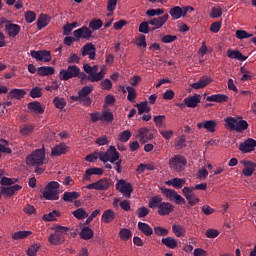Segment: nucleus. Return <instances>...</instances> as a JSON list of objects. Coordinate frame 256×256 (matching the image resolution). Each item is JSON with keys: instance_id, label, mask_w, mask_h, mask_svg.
<instances>
[{"instance_id": "f257e3e1", "label": "nucleus", "mask_w": 256, "mask_h": 256, "mask_svg": "<svg viewBox=\"0 0 256 256\" xmlns=\"http://www.w3.org/2000/svg\"><path fill=\"white\" fill-rule=\"evenodd\" d=\"M148 207L150 209H158V215L165 217L171 215L175 211V206L169 202H163L161 195L153 196L149 199Z\"/></svg>"}, {"instance_id": "f03ea898", "label": "nucleus", "mask_w": 256, "mask_h": 256, "mask_svg": "<svg viewBox=\"0 0 256 256\" xmlns=\"http://www.w3.org/2000/svg\"><path fill=\"white\" fill-rule=\"evenodd\" d=\"M73 35L74 37L66 36L64 38V45L71 47L73 42L81 41V39H86V41H89V39L93 37V31H91V29H89L87 26H82L81 28L74 30Z\"/></svg>"}, {"instance_id": "7ed1b4c3", "label": "nucleus", "mask_w": 256, "mask_h": 256, "mask_svg": "<svg viewBox=\"0 0 256 256\" xmlns=\"http://www.w3.org/2000/svg\"><path fill=\"white\" fill-rule=\"evenodd\" d=\"M69 233V227L67 226H56L54 232H52L48 237V242L50 245H63L65 243V235Z\"/></svg>"}, {"instance_id": "20e7f679", "label": "nucleus", "mask_w": 256, "mask_h": 256, "mask_svg": "<svg viewBox=\"0 0 256 256\" xmlns=\"http://www.w3.org/2000/svg\"><path fill=\"white\" fill-rule=\"evenodd\" d=\"M60 187L61 184L57 181L49 182L42 193L44 199H46V201H58L59 193H61Z\"/></svg>"}, {"instance_id": "39448f33", "label": "nucleus", "mask_w": 256, "mask_h": 256, "mask_svg": "<svg viewBox=\"0 0 256 256\" xmlns=\"http://www.w3.org/2000/svg\"><path fill=\"white\" fill-rule=\"evenodd\" d=\"M185 165H187V159H185V156L177 154L169 159V166L178 173L183 171Z\"/></svg>"}, {"instance_id": "423d86ee", "label": "nucleus", "mask_w": 256, "mask_h": 256, "mask_svg": "<svg viewBox=\"0 0 256 256\" xmlns=\"http://www.w3.org/2000/svg\"><path fill=\"white\" fill-rule=\"evenodd\" d=\"M119 160V152L115 148V146H109L106 152H101L100 161L103 163H115V161Z\"/></svg>"}, {"instance_id": "0eeeda50", "label": "nucleus", "mask_w": 256, "mask_h": 256, "mask_svg": "<svg viewBox=\"0 0 256 256\" xmlns=\"http://www.w3.org/2000/svg\"><path fill=\"white\" fill-rule=\"evenodd\" d=\"M45 161V152L41 149H37L32 154H30L27 159V165H43Z\"/></svg>"}, {"instance_id": "6e6552de", "label": "nucleus", "mask_w": 256, "mask_h": 256, "mask_svg": "<svg viewBox=\"0 0 256 256\" xmlns=\"http://www.w3.org/2000/svg\"><path fill=\"white\" fill-rule=\"evenodd\" d=\"M80 69L77 65L68 66V68L62 69L60 71V79L61 81H69V79H73V77H79Z\"/></svg>"}, {"instance_id": "1a4fd4ad", "label": "nucleus", "mask_w": 256, "mask_h": 256, "mask_svg": "<svg viewBox=\"0 0 256 256\" xmlns=\"http://www.w3.org/2000/svg\"><path fill=\"white\" fill-rule=\"evenodd\" d=\"M91 93H93V86H84L80 91H78V95L81 98V105L91 107V103H93V100L89 97Z\"/></svg>"}, {"instance_id": "9d476101", "label": "nucleus", "mask_w": 256, "mask_h": 256, "mask_svg": "<svg viewBox=\"0 0 256 256\" xmlns=\"http://www.w3.org/2000/svg\"><path fill=\"white\" fill-rule=\"evenodd\" d=\"M83 69L85 73H87V81H90V83H97L102 81L105 77V73L103 71L98 72V74H93V68L89 64H84Z\"/></svg>"}, {"instance_id": "9b49d317", "label": "nucleus", "mask_w": 256, "mask_h": 256, "mask_svg": "<svg viewBox=\"0 0 256 256\" xmlns=\"http://www.w3.org/2000/svg\"><path fill=\"white\" fill-rule=\"evenodd\" d=\"M111 187V180L109 178H101L100 180L88 184L86 189H95L96 191H107Z\"/></svg>"}, {"instance_id": "f8f14e48", "label": "nucleus", "mask_w": 256, "mask_h": 256, "mask_svg": "<svg viewBox=\"0 0 256 256\" xmlns=\"http://www.w3.org/2000/svg\"><path fill=\"white\" fill-rule=\"evenodd\" d=\"M116 189L124 195L127 199L131 198V194L133 193V185L125 180H120L116 184Z\"/></svg>"}, {"instance_id": "ddd939ff", "label": "nucleus", "mask_w": 256, "mask_h": 256, "mask_svg": "<svg viewBox=\"0 0 256 256\" xmlns=\"http://www.w3.org/2000/svg\"><path fill=\"white\" fill-rule=\"evenodd\" d=\"M30 55L33 59H36V61H44L45 63L51 61V52L47 50H31Z\"/></svg>"}, {"instance_id": "4468645a", "label": "nucleus", "mask_w": 256, "mask_h": 256, "mask_svg": "<svg viewBox=\"0 0 256 256\" xmlns=\"http://www.w3.org/2000/svg\"><path fill=\"white\" fill-rule=\"evenodd\" d=\"M81 55L82 57H87V55H89V59H91V61H95V57L97 55V49L95 48L93 43H87L82 47Z\"/></svg>"}, {"instance_id": "2eb2a0df", "label": "nucleus", "mask_w": 256, "mask_h": 256, "mask_svg": "<svg viewBox=\"0 0 256 256\" xmlns=\"http://www.w3.org/2000/svg\"><path fill=\"white\" fill-rule=\"evenodd\" d=\"M197 129H206L208 133H215L217 129V121L215 120H206L203 122H199L197 124Z\"/></svg>"}, {"instance_id": "dca6fc26", "label": "nucleus", "mask_w": 256, "mask_h": 256, "mask_svg": "<svg viewBox=\"0 0 256 256\" xmlns=\"http://www.w3.org/2000/svg\"><path fill=\"white\" fill-rule=\"evenodd\" d=\"M256 140L255 139H247L243 143L239 145V149L242 153H251V151H255Z\"/></svg>"}, {"instance_id": "f3484780", "label": "nucleus", "mask_w": 256, "mask_h": 256, "mask_svg": "<svg viewBox=\"0 0 256 256\" xmlns=\"http://www.w3.org/2000/svg\"><path fill=\"white\" fill-rule=\"evenodd\" d=\"M148 21L150 25L155 27V29H161V27H163V25H165L167 21H169V14H165L157 18H151Z\"/></svg>"}, {"instance_id": "a211bd4d", "label": "nucleus", "mask_w": 256, "mask_h": 256, "mask_svg": "<svg viewBox=\"0 0 256 256\" xmlns=\"http://www.w3.org/2000/svg\"><path fill=\"white\" fill-rule=\"evenodd\" d=\"M138 137L140 139V143L144 144L153 139V134L147 127H142L138 130Z\"/></svg>"}, {"instance_id": "6ab92c4d", "label": "nucleus", "mask_w": 256, "mask_h": 256, "mask_svg": "<svg viewBox=\"0 0 256 256\" xmlns=\"http://www.w3.org/2000/svg\"><path fill=\"white\" fill-rule=\"evenodd\" d=\"M28 109L30 113H34L35 115H43V113H45V107H43L39 101L28 103Z\"/></svg>"}, {"instance_id": "aec40b11", "label": "nucleus", "mask_w": 256, "mask_h": 256, "mask_svg": "<svg viewBox=\"0 0 256 256\" xmlns=\"http://www.w3.org/2000/svg\"><path fill=\"white\" fill-rule=\"evenodd\" d=\"M213 83V78L211 76H202L198 82H195L191 85L192 89H203Z\"/></svg>"}, {"instance_id": "412c9836", "label": "nucleus", "mask_w": 256, "mask_h": 256, "mask_svg": "<svg viewBox=\"0 0 256 256\" xmlns=\"http://www.w3.org/2000/svg\"><path fill=\"white\" fill-rule=\"evenodd\" d=\"M67 151H69V147L65 143H60L52 148L51 155L52 157H59L65 155Z\"/></svg>"}, {"instance_id": "4be33fe9", "label": "nucleus", "mask_w": 256, "mask_h": 256, "mask_svg": "<svg viewBox=\"0 0 256 256\" xmlns=\"http://www.w3.org/2000/svg\"><path fill=\"white\" fill-rule=\"evenodd\" d=\"M25 95H27V91H25V89L14 88L9 91L7 99H17L18 101H21Z\"/></svg>"}, {"instance_id": "5701e85b", "label": "nucleus", "mask_w": 256, "mask_h": 256, "mask_svg": "<svg viewBox=\"0 0 256 256\" xmlns=\"http://www.w3.org/2000/svg\"><path fill=\"white\" fill-rule=\"evenodd\" d=\"M104 171L103 168H97V167H92L88 168L85 171V174L83 175V181H91V176L92 175H103Z\"/></svg>"}, {"instance_id": "b1692460", "label": "nucleus", "mask_w": 256, "mask_h": 256, "mask_svg": "<svg viewBox=\"0 0 256 256\" xmlns=\"http://www.w3.org/2000/svg\"><path fill=\"white\" fill-rule=\"evenodd\" d=\"M184 103L186 106L190 107V109H195V107L201 103V95L195 94L193 96L186 97L184 99Z\"/></svg>"}, {"instance_id": "393cba45", "label": "nucleus", "mask_w": 256, "mask_h": 256, "mask_svg": "<svg viewBox=\"0 0 256 256\" xmlns=\"http://www.w3.org/2000/svg\"><path fill=\"white\" fill-rule=\"evenodd\" d=\"M5 31L9 37H17L21 31V26L19 24L8 23L5 25Z\"/></svg>"}, {"instance_id": "a878e982", "label": "nucleus", "mask_w": 256, "mask_h": 256, "mask_svg": "<svg viewBox=\"0 0 256 256\" xmlns=\"http://www.w3.org/2000/svg\"><path fill=\"white\" fill-rule=\"evenodd\" d=\"M20 189H23V186L15 184L9 187H2L1 193L2 195H7V197H13V195H15L17 191H20Z\"/></svg>"}, {"instance_id": "bb28decb", "label": "nucleus", "mask_w": 256, "mask_h": 256, "mask_svg": "<svg viewBox=\"0 0 256 256\" xmlns=\"http://www.w3.org/2000/svg\"><path fill=\"white\" fill-rule=\"evenodd\" d=\"M206 101L213 103H227L229 101V96L225 94H213L206 98Z\"/></svg>"}, {"instance_id": "cd10ccee", "label": "nucleus", "mask_w": 256, "mask_h": 256, "mask_svg": "<svg viewBox=\"0 0 256 256\" xmlns=\"http://www.w3.org/2000/svg\"><path fill=\"white\" fill-rule=\"evenodd\" d=\"M226 55L229 57V59H237L238 61L242 62L247 61V56H244L239 50L228 49Z\"/></svg>"}, {"instance_id": "c85d7f7f", "label": "nucleus", "mask_w": 256, "mask_h": 256, "mask_svg": "<svg viewBox=\"0 0 256 256\" xmlns=\"http://www.w3.org/2000/svg\"><path fill=\"white\" fill-rule=\"evenodd\" d=\"M37 73L40 77H47L55 74V68L53 66H41L37 68Z\"/></svg>"}, {"instance_id": "c756f323", "label": "nucleus", "mask_w": 256, "mask_h": 256, "mask_svg": "<svg viewBox=\"0 0 256 256\" xmlns=\"http://www.w3.org/2000/svg\"><path fill=\"white\" fill-rule=\"evenodd\" d=\"M169 13L174 21H177V19H181V17H185V12L183 11V8H181L180 6L172 7Z\"/></svg>"}, {"instance_id": "7c9ffc66", "label": "nucleus", "mask_w": 256, "mask_h": 256, "mask_svg": "<svg viewBox=\"0 0 256 256\" xmlns=\"http://www.w3.org/2000/svg\"><path fill=\"white\" fill-rule=\"evenodd\" d=\"M30 235H33V232L29 230H20L13 233L12 239L14 241H21L23 239H27V237H29Z\"/></svg>"}, {"instance_id": "2f4dec72", "label": "nucleus", "mask_w": 256, "mask_h": 256, "mask_svg": "<svg viewBox=\"0 0 256 256\" xmlns=\"http://www.w3.org/2000/svg\"><path fill=\"white\" fill-rule=\"evenodd\" d=\"M115 211L111 210V209H108V210H105L104 213L102 214V218H101V221L103 223H113V221H115Z\"/></svg>"}, {"instance_id": "473e14b6", "label": "nucleus", "mask_w": 256, "mask_h": 256, "mask_svg": "<svg viewBox=\"0 0 256 256\" xmlns=\"http://www.w3.org/2000/svg\"><path fill=\"white\" fill-rule=\"evenodd\" d=\"M138 229L146 237H151V235H153V228L145 222H138Z\"/></svg>"}, {"instance_id": "72a5a7b5", "label": "nucleus", "mask_w": 256, "mask_h": 256, "mask_svg": "<svg viewBox=\"0 0 256 256\" xmlns=\"http://www.w3.org/2000/svg\"><path fill=\"white\" fill-rule=\"evenodd\" d=\"M93 229L89 228V226H85L79 233L80 239L84 241H89V239H93Z\"/></svg>"}, {"instance_id": "f704fd0d", "label": "nucleus", "mask_w": 256, "mask_h": 256, "mask_svg": "<svg viewBox=\"0 0 256 256\" xmlns=\"http://www.w3.org/2000/svg\"><path fill=\"white\" fill-rule=\"evenodd\" d=\"M79 197H81L79 192H64L62 199L66 203H73L75 199H79Z\"/></svg>"}, {"instance_id": "c9c22d12", "label": "nucleus", "mask_w": 256, "mask_h": 256, "mask_svg": "<svg viewBox=\"0 0 256 256\" xmlns=\"http://www.w3.org/2000/svg\"><path fill=\"white\" fill-rule=\"evenodd\" d=\"M186 180L183 178H173L166 182V185H172L174 189H183V185H185Z\"/></svg>"}, {"instance_id": "e433bc0d", "label": "nucleus", "mask_w": 256, "mask_h": 256, "mask_svg": "<svg viewBox=\"0 0 256 256\" xmlns=\"http://www.w3.org/2000/svg\"><path fill=\"white\" fill-rule=\"evenodd\" d=\"M49 25V16L47 14H41L37 19L38 31L45 29Z\"/></svg>"}, {"instance_id": "4c0bfd02", "label": "nucleus", "mask_w": 256, "mask_h": 256, "mask_svg": "<svg viewBox=\"0 0 256 256\" xmlns=\"http://www.w3.org/2000/svg\"><path fill=\"white\" fill-rule=\"evenodd\" d=\"M161 241H162L163 245L168 247V249H175L179 245L177 240L173 237L162 238Z\"/></svg>"}, {"instance_id": "58836bf2", "label": "nucleus", "mask_w": 256, "mask_h": 256, "mask_svg": "<svg viewBox=\"0 0 256 256\" xmlns=\"http://www.w3.org/2000/svg\"><path fill=\"white\" fill-rule=\"evenodd\" d=\"M174 147L176 149H184V147H187V140L185 135H181L179 138L175 139Z\"/></svg>"}, {"instance_id": "ea45409f", "label": "nucleus", "mask_w": 256, "mask_h": 256, "mask_svg": "<svg viewBox=\"0 0 256 256\" xmlns=\"http://www.w3.org/2000/svg\"><path fill=\"white\" fill-rule=\"evenodd\" d=\"M53 103H54L56 109L63 110V109H65V107H67V101H65V98L56 96L53 99Z\"/></svg>"}, {"instance_id": "a19ab883", "label": "nucleus", "mask_w": 256, "mask_h": 256, "mask_svg": "<svg viewBox=\"0 0 256 256\" xmlns=\"http://www.w3.org/2000/svg\"><path fill=\"white\" fill-rule=\"evenodd\" d=\"M35 130V126L31 125V124H24L21 128H20V133L21 135H24L25 137L31 135V133H33V131Z\"/></svg>"}, {"instance_id": "79ce46f5", "label": "nucleus", "mask_w": 256, "mask_h": 256, "mask_svg": "<svg viewBox=\"0 0 256 256\" xmlns=\"http://www.w3.org/2000/svg\"><path fill=\"white\" fill-rule=\"evenodd\" d=\"M249 129V123L246 120H240L236 122V130L237 133H243V131H247Z\"/></svg>"}, {"instance_id": "37998d69", "label": "nucleus", "mask_w": 256, "mask_h": 256, "mask_svg": "<svg viewBox=\"0 0 256 256\" xmlns=\"http://www.w3.org/2000/svg\"><path fill=\"white\" fill-rule=\"evenodd\" d=\"M126 91L128 92V101H130V103H135V99H137V91L135 90V88L127 86Z\"/></svg>"}, {"instance_id": "c03bdc74", "label": "nucleus", "mask_w": 256, "mask_h": 256, "mask_svg": "<svg viewBox=\"0 0 256 256\" xmlns=\"http://www.w3.org/2000/svg\"><path fill=\"white\" fill-rule=\"evenodd\" d=\"M172 233H174L176 237H185V228L181 225L174 224L172 226Z\"/></svg>"}, {"instance_id": "a18cd8bd", "label": "nucleus", "mask_w": 256, "mask_h": 256, "mask_svg": "<svg viewBox=\"0 0 256 256\" xmlns=\"http://www.w3.org/2000/svg\"><path fill=\"white\" fill-rule=\"evenodd\" d=\"M131 230L127 229V228H122L119 231V237L121 239V241H129V239H131Z\"/></svg>"}, {"instance_id": "49530a36", "label": "nucleus", "mask_w": 256, "mask_h": 256, "mask_svg": "<svg viewBox=\"0 0 256 256\" xmlns=\"http://www.w3.org/2000/svg\"><path fill=\"white\" fill-rule=\"evenodd\" d=\"M225 123L227 125V128L230 131H235L236 127H237V119L233 118V117H227L225 120Z\"/></svg>"}, {"instance_id": "de8ad7c7", "label": "nucleus", "mask_w": 256, "mask_h": 256, "mask_svg": "<svg viewBox=\"0 0 256 256\" xmlns=\"http://www.w3.org/2000/svg\"><path fill=\"white\" fill-rule=\"evenodd\" d=\"M72 214L74 215V217H76V219H79V220L89 217V214L83 208H78L77 210L72 212Z\"/></svg>"}, {"instance_id": "09e8293b", "label": "nucleus", "mask_w": 256, "mask_h": 256, "mask_svg": "<svg viewBox=\"0 0 256 256\" xmlns=\"http://www.w3.org/2000/svg\"><path fill=\"white\" fill-rule=\"evenodd\" d=\"M101 27H103V22L101 21V19H93L89 23V29H92L93 31H99Z\"/></svg>"}, {"instance_id": "8fccbe9b", "label": "nucleus", "mask_w": 256, "mask_h": 256, "mask_svg": "<svg viewBox=\"0 0 256 256\" xmlns=\"http://www.w3.org/2000/svg\"><path fill=\"white\" fill-rule=\"evenodd\" d=\"M154 233L155 235H158V237H167V235H169V230L161 226H156L154 227Z\"/></svg>"}, {"instance_id": "3c124183", "label": "nucleus", "mask_w": 256, "mask_h": 256, "mask_svg": "<svg viewBox=\"0 0 256 256\" xmlns=\"http://www.w3.org/2000/svg\"><path fill=\"white\" fill-rule=\"evenodd\" d=\"M132 133L129 130H125L122 133L119 134L118 139L122 142V143H127V141H129L132 137Z\"/></svg>"}, {"instance_id": "603ef678", "label": "nucleus", "mask_w": 256, "mask_h": 256, "mask_svg": "<svg viewBox=\"0 0 256 256\" xmlns=\"http://www.w3.org/2000/svg\"><path fill=\"white\" fill-rule=\"evenodd\" d=\"M30 97H32V99H39V97H43V89L39 87L32 88L30 91Z\"/></svg>"}, {"instance_id": "864d4df0", "label": "nucleus", "mask_w": 256, "mask_h": 256, "mask_svg": "<svg viewBox=\"0 0 256 256\" xmlns=\"http://www.w3.org/2000/svg\"><path fill=\"white\" fill-rule=\"evenodd\" d=\"M161 191H162L163 195H165V197L170 199V201H173L175 195H177V191H175L173 189L162 188Z\"/></svg>"}, {"instance_id": "5fc2aeb1", "label": "nucleus", "mask_w": 256, "mask_h": 256, "mask_svg": "<svg viewBox=\"0 0 256 256\" xmlns=\"http://www.w3.org/2000/svg\"><path fill=\"white\" fill-rule=\"evenodd\" d=\"M149 25H150L149 20L141 22L138 28L139 33H144L145 35H147V33L151 31V28H149Z\"/></svg>"}, {"instance_id": "6e6d98bb", "label": "nucleus", "mask_w": 256, "mask_h": 256, "mask_svg": "<svg viewBox=\"0 0 256 256\" xmlns=\"http://www.w3.org/2000/svg\"><path fill=\"white\" fill-rule=\"evenodd\" d=\"M97 159L101 160V152L88 154L85 158V161H88V163H94V161H97Z\"/></svg>"}, {"instance_id": "4d7b16f0", "label": "nucleus", "mask_w": 256, "mask_h": 256, "mask_svg": "<svg viewBox=\"0 0 256 256\" xmlns=\"http://www.w3.org/2000/svg\"><path fill=\"white\" fill-rule=\"evenodd\" d=\"M39 249H41V244H33L28 248L26 253L28 256H35L37 255V251H39Z\"/></svg>"}, {"instance_id": "13d9d810", "label": "nucleus", "mask_w": 256, "mask_h": 256, "mask_svg": "<svg viewBox=\"0 0 256 256\" xmlns=\"http://www.w3.org/2000/svg\"><path fill=\"white\" fill-rule=\"evenodd\" d=\"M236 37H237V39H240V40L249 39V38L253 37V34L248 33L245 30H237Z\"/></svg>"}, {"instance_id": "bf43d9fd", "label": "nucleus", "mask_w": 256, "mask_h": 256, "mask_svg": "<svg viewBox=\"0 0 256 256\" xmlns=\"http://www.w3.org/2000/svg\"><path fill=\"white\" fill-rule=\"evenodd\" d=\"M164 13H165V10L160 9V8H158V9H149V10L146 11V15H148V17H155V15L159 17V15H163Z\"/></svg>"}, {"instance_id": "052dcab7", "label": "nucleus", "mask_w": 256, "mask_h": 256, "mask_svg": "<svg viewBox=\"0 0 256 256\" xmlns=\"http://www.w3.org/2000/svg\"><path fill=\"white\" fill-rule=\"evenodd\" d=\"M102 121H104L105 123H111V121H113V112L103 110Z\"/></svg>"}, {"instance_id": "680f3d73", "label": "nucleus", "mask_w": 256, "mask_h": 256, "mask_svg": "<svg viewBox=\"0 0 256 256\" xmlns=\"http://www.w3.org/2000/svg\"><path fill=\"white\" fill-rule=\"evenodd\" d=\"M35 19H37V14L35 12L28 10L25 13L26 23H33V21H35Z\"/></svg>"}, {"instance_id": "e2e57ef3", "label": "nucleus", "mask_w": 256, "mask_h": 256, "mask_svg": "<svg viewBox=\"0 0 256 256\" xmlns=\"http://www.w3.org/2000/svg\"><path fill=\"white\" fill-rule=\"evenodd\" d=\"M150 210L143 206L137 209L136 215H138L139 219H142L143 217H147L149 215Z\"/></svg>"}, {"instance_id": "0e129e2a", "label": "nucleus", "mask_w": 256, "mask_h": 256, "mask_svg": "<svg viewBox=\"0 0 256 256\" xmlns=\"http://www.w3.org/2000/svg\"><path fill=\"white\" fill-rule=\"evenodd\" d=\"M57 217H59V212H57L56 210L50 212L49 214H45L43 216L44 221H55V219H57Z\"/></svg>"}, {"instance_id": "69168bd1", "label": "nucleus", "mask_w": 256, "mask_h": 256, "mask_svg": "<svg viewBox=\"0 0 256 256\" xmlns=\"http://www.w3.org/2000/svg\"><path fill=\"white\" fill-rule=\"evenodd\" d=\"M223 15V10L221 8H215L213 7L210 13L211 19H219Z\"/></svg>"}, {"instance_id": "338daca9", "label": "nucleus", "mask_w": 256, "mask_h": 256, "mask_svg": "<svg viewBox=\"0 0 256 256\" xmlns=\"http://www.w3.org/2000/svg\"><path fill=\"white\" fill-rule=\"evenodd\" d=\"M165 115H158L154 117V123L156 127H163V123H165Z\"/></svg>"}, {"instance_id": "774afa93", "label": "nucleus", "mask_w": 256, "mask_h": 256, "mask_svg": "<svg viewBox=\"0 0 256 256\" xmlns=\"http://www.w3.org/2000/svg\"><path fill=\"white\" fill-rule=\"evenodd\" d=\"M162 43H173L177 41V35H165L161 39Z\"/></svg>"}]
</instances>
